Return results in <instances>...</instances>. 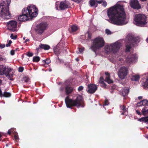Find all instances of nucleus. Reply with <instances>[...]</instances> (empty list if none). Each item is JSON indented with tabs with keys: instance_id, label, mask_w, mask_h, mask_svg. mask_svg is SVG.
Masks as SVG:
<instances>
[{
	"instance_id": "338daca9",
	"label": "nucleus",
	"mask_w": 148,
	"mask_h": 148,
	"mask_svg": "<svg viewBox=\"0 0 148 148\" xmlns=\"http://www.w3.org/2000/svg\"><path fill=\"white\" fill-rule=\"evenodd\" d=\"M1 83H2V81L1 79H0V86L1 85Z\"/></svg>"
},
{
	"instance_id": "9d476101",
	"label": "nucleus",
	"mask_w": 148,
	"mask_h": 148,
	"mask_svg": "<svg viewBox=\"0 0 148 148\" xmlns=\"http://www.w3.org/2000/svg\"><path fill=\"white\" fill-rule=\"evenodd\" d=\"M47 25L45 23H41L38 25L35 29L36 32L39 34H42L46 29Z\"/></svg>"
},
{
	"instance_id": "c756f323",
	"label": "nucleus",
	"mask_w": 148,
	"mask_h": 148,
	"mask_svg": "<svg viewBox=\"0 0 148 148\" xmlns=\"http://www.w3.org/2000/svg\"><path fill=\"white\" fill-rule=\"evenodd\" d=\"M59 45V44H58L56 46V47L53 48V50L55 53L57 54L58 53H60V52L59 51V49H58Z\"/></svg>"
},
{
	"instance_id": "6e6552de",
	"label": "nucleus",
	"mask_w": 148,
	"mask_h": 148,
	"mask_svg": "<svg viewBox=\"0 0 148 148\" xmlns=\"http://www.w3.org/2000/svg\"><path fill=\"white\" fill-rule=\"evenodd\" d=\"M133 23L137 26H143L147 23V18L144 14H136L134 16Z\"/></svg>"
},
{
	"instance_id": "79ce46f5",
	"label": "nucleus",
	"mask_w": 148,
	"mask_h": 148,
	"mask_svg": "<svg viewBox=\"0 0 148 148\" xmlns=\"http://www.w3.org/2000/svg\"><path fill=\"white\" fill-rule=\"evenodd\" d=\"M14 134V139L16 140H18V137L17 134Z\"/></svg>"
},
{
	"instance_id": "6ab92c4d",
	"label": "nucleus",
	"mask_w": 148,
	"mask_h": 148,
	"mask_svg": "<svg viewBox=\"0 0 148 148\" xmlns=\"http://www.w3.org/2000/svg\"><path fill=\"white\" fill-rule=\"evenodd\" d=\"M121 110L123 111V112L121 114L123 115H126L127 114V109L125 106H121L120 107Z\"/></svg>"
},
{
	"instance_id": "72a5a7b5",
	"label": "nucleus",
	"mask_w": 148,
	"mask_h": 148,
	"mask_svg": "<svg viewBox=\"0 0 148 148\" xmlns=\"http://www.w3.org/2000/svg\"><path fill=\"white\" fill-rule=\"evenodd\" d=\"M17 37V36L16 35L14 36L13 34H11L10 36V38L12 39H16Z\"/></svg>"
},
{
	"instance_id": "a211bd4d",
	"label": "nucleus",
	"mask_w": 148,
	"mask_h": 148,
	"mask_svg": "<svg viewBox=\"0 0 148 148\" xmlns=\"http://www.w3.org/2000/svg\"><path fill=\"white\" fill-rule=\"evenodd\" d=\"M105 75H106L105 81L109 84L113 82L112 81L110 78V74L108 72H106Z\"/></svg>"
},
{
	"instance_id": "69168bd1",
	"label": "nucleus",
	"mask_w": 148,
	"mask_h": 148,
	"mask_svg": "<svg viewBox=\"0 0 148 148\" xmlns=\"http://www.w3.org/2000/svg\"><path fill=\"white\" fill-rule=\"evenodd\" d=\"M75 60H76V61H78L79 60V59L77 58H76L75 59Z\"/></svg>"
},
{
	"instance_id": "39448f33",
	"label": "nucleus",
	"mask_w": 148,
	"mask_h": 148,
	"mask_svg": "<svg viewBox=\"0 0 148 148\" xmlns=\"http://www.w3.org/2000/svg\"><path fill=\"white\" fill-rule=\"evenodd\" d=\"M121 43L120 41H117L115 42L106 45L104 47V51L106 53H109L111 52L116 53L119 51Z\"/></svg>"
},
{
	"instance_id": "f257e3e1",
	"label": "nucleus",
	"mask_w": 148,
	"mask_h": 148,
	"mask_svg": "<svg viewBox=\"0 0 148 148\" xmlns=\"http://www.w3.org/2000/svg\"><path fill=\"white\" fill-rule=\"evenodd\" d=\"M107 15L109 18L107 21L115 25H125L128 21L126 18L123 6L121 5H114L109 8L107 11Z\"/></svg>"
},
{
	"instance_id": "5701e85b",
	"label": "nucleus",
	"mask_w": 148,
	"mask_h": 148,
	"mask_svg": "<svg viewBox=\"0 0 148 148\" xmlns=\"http://www.w3.org/2000/svg\"><path fill=\"white\" fill-rule=\"evenodd\" d=\"M39 47L40 49L45 50H48L50 48V47L49 45L41 44L39 46Z\"/></svg>"
},
{
	"instance_id": "de8ad7c7",
	"label": "nucleus",
	"mask_w": 148,
	"mask_h": 148,
	"mask_svg": "<svg viewBox=\"0 0 148 148\" xmlns=\"http://www.w3.org/2000/svg\"><path fill=\"white\" fill-rule=\"evenodd\" d=\"M103 0H101V1H97V5L98 4V3L100 4V3H102Z\"/></svg>"
},
{
	"instance_id": "0e129e2a",
	"label": "nucleus",
	"mask_w": 148,
	"mask_h": 148,
	"mask_svg": "<svg viewBox=\"0 0 148 148\" xmlns=\"http://www.w3.org/2000/svg\"><path fill=\"white\" fill-rule=\"evenodd\" d=\"M51 71H52V70H51V69L50 68L49 69V71L51 72Z\"/></svg>"
},
{
	"instance_id": "20e7f679",
	"label": "nucleus",
	"mask_w": 148,
	"mask_h": 148,
	"mask_svg": "<svg viewBox=\"0 0 148 148\" xmlns=\"http://www.w3.org/2000/svg\"><path fill=\"white\" fill-rule=\"evenodd\" d=\"M11 0H3L0 2V16L9 19L11 17L9 10Z\"/></svg>"
},
{
	"instance_id": "09e8293b",
	"label": "nucleus",
	"mask_w": 148,
	"mask_h": 148,
	"mask_svg": "<svg viewBox=\"0 0 148 148\" xmlns=\"http://www.w3.org/2000/svg\"><path fill=\"white\" fill-rule=\"evenodd\" d=\"M10 54L12 55H13L14 54V50H11L10 52Z\"/></svg>"
},
{
	"instance_id": "1a4fd4ad",
	"label": "nucleus",
	"mask_w": 148,
	"mask_h": 148,
	"mask_svg": "<svg viewBox=\"0 0 148 148\" xmlns=\"http://www.w3.org/2000/svg\"><path fill=\"white\" fill-rule=\"evenodd\" d=\"M104 44V42L103 39L101 37H97L94 40L90 49L93 51L95 52L97 49L103 47Z\"/></svg>"
},
{
	"instance_id": "2eb2a0df",
	"label": "nucleus",
	"mask_w": 148,
	"mask_h": 148,
	"mask_svg": "<svg viewBox=\"0 0 148 148\" xmlns=\"http://www.w3.org/2000/svg\"><path fill=\"white\" fill-rule=\"evenodd\" d=\"M131 6L134 9H137L140 8L141 6L138 0H131L130 2Z\"/></svg>"
},
{
	"instance_id": "8fccbe9b",
	"label": "nucleus",
	"mask_w": 148,
	"mask_h": 148,
	"mask_svg": "<svg viewBox=\"0 0 148 148\" xmlns=\"http://www.w3.org/2000/svg\"><path fill=\"white\" fill-rule=\"evenodd\" d=\"M84 51V49L82 48H79V51L80 53L83 52Z\"/></svg>"
},
{
	"instance_id": "6e6d98bb",
	"label": "nucleus",
	"mask_w": 148,
	"mask_h": 148,
	"mask_svg": "<svg viewBox=\"0 0 148 148\" xmlns=\"http://www.w3.org/2000/svg\"><path fill=\"white\" fill-rule=\"evenodd\" d=\"M3 60V58L0 55V61H2Z\"/></svg>"
},
{
	"instance_id": "aec40b11",
	"label": "nucleus",
	"mask_w": 148,
	"mask_h": 148,
	"mask_svg": "<svg viewBox=\"0 0 148 148\" xmlns=\"http://www.w3.org/2000/svg\"><path fill=\"white\" fill-rule=\"evenodd\" d=\"M73 90V88L69 86H67L66 87V93L67 95L71 93Z\"/></svg>"
},
{
	"instance_id": "13d9d810",
	"label": "nucleus",
	"mask_w": 148,
	"mask_h": 148,
	"mask_svg": "<svg viewBox=\"0 0 148 148\" xmlns=\"http://www.w3.org/2000/svg\"><path fill=\"white\" fill-rule=\"evenodd\" d=\"M10 44H9L8 43V44L6 45V46L7 47H8L10 46Z\"/></svg>"
},
{
	"instance_id": "412c9836",
	"label": "nucleus",
	"mask_w": 148,
	"mask_h": 148,
	"mask_svg": "<svg viewBox=\"0 0 148 148\" xmlns=\"http://www.w3.org/2000/svg\"><path fill=\"white\" fill-rule=\"evenodd\" d=\"M141 112L142 114L144 116H146L148 115V107L146 106L142 109Z\"/></svg>"
},
{
	"instance_id": "c03bdc74",
	"label": "nucleus",
	"mask_w": 148,
	"mask_h": 148,
	"mask_svg": "<svg viewBox=\"0 0 148 148\" xmlns=\"http://www.w3.org/2000/svg\"><path fill=\"white\" fill-rule=\"evenodd\" d=\"M83 88V87L82 86H79L78 88V90L79 91H81L82 90Z\"/></svg>"
},
{
	"instance_id": "473e14b6",
	"label": "nucleus",
	"mask_w": 148,
	"mask_h": 148,
	"mask_svg": "<svg viewBox=\"0 0 148 148\" xmlns=\"http://www.w3.org/2000/svg\"><path fill=\"white\" fill-rule=\"evenodd\" d=\"M40 60V58L38 56H36L33 58V61L34 62H38Z\"/></svg>"
},
{
	"instance_id": "58836bf2",
	"label": "nucleus",
	"mask_w": 148,
	"mask_h": 148,
	"mask_svg": "<svg viewBox=\"0 0 148 148\" xmlns=\"http://www.w3.org/2000/svg\"><path fill=\"white\" fill-rule=\"evenodd\" d=\"M27 56L30 57L32 56H33V53H32L28 52L27 53Z\"/></svg>"
},
{
	"instance_id": "ddd939ff",
	"label": "nucleus",
	"mask_w": 148,
	"mask_h": 148,
	"mask_svg": "<svg viewBox=\"0 0 148 148\" xmlns=\"http://www.w3.org/2000/svg\"><path fill=\"white\" fill-rule=\"evenodd\" d=\"M137 59V57L136 54H130L126 59V61L127 62H135Z\"/></svg>"
},
{
	"instance_id": "7c9ffc66",
	"label": "nucleus",
	"mask_w": 148,
	"mask_h": 148,
	"mask_svg": "<svg viewBox=\"0 0 148 148\" xmlns=\"http://www.w3.org/2000/svg\"><path fill=\"white\" fill-rule=\"evenodd\" d=\"M141 104L143 106H148V101L146 99L144 100L141 101Z\"/></svg>"
},
{
	"instance_id": "423d86ee",
	"label": "nucleus",
	"mask_w": 148,
	"mask_h": 148,
	"mask_svg": "<svg viewBox=\"0 0 148 148\" xmlns=\"http://www.w3.org/2000/svg\"><path fill=\"white\" fill-rule=\"evenodd\" d=\"M14 71L12 69L4 65H0V75H5L9 79L13 80Z\"/></svg>"
},
{
	"instance_id": "b1692460",
	"label": "nucleus",
	"mask_w": 148,
	"mask_h": 148,
	"mask_svg": "<svg viewBox=\"0 0 148 148\" xmlns=\"http://www.w3.org/2000/svg\"><path fill=\"white\" fill-rule=\"evenodd\" d=\"M89 3L91 7L96 8L97 7V0H91L89 1Z\"/></svg>"
},
{
	"instance_id": "4be33fe9",
	"label": "nucleus",
	"mask_w": 148,
	"mask_h": 148,
	"mask_svg": "<svg viewBox=\"0 0 148 148\" xmlns=\"http://www.w3.org/2000/svg\"><path fill=\"white\" fill-rule=\"evenodd\" d=\"M138 121L141 122H143L148 124V116L146 117H142L139 119Z\"/></svg>"
},
{
	"instance_id": "393cba45",
	"label": "nucleus",
	"mask_w": 148,
	"mask_h": 148,
	"mask_svg": "<svg viewBox=\"0 0 148 148\" xmlns=\"http://www.w3.org/2000/svg\"><path fill=\"white\" fill-rule=\"evenodd\" d=\"M129 91V90L127 88H124L123 89L121 93V94L123 96H125V95H127Z\"/></svg>"
},
{
	"instance_id": "9b49d317",
	"label": "nucleus",
	"mask_w": 148,
	"mask_h": 148,
	"mask_svg": "<svg viewBox=\"0 0 148 148\" xmlns=\"http://www.w3.org/2000/svg\"><path fill=\"white\" fill-rule=\"evenodd\" d=\"M7 27L8 29L12 32L17 31V23L14 21L12 20L7 23Z\"/></svg>"
},
{
	"instance_id": "f03ea898",
	"label": "nucleus",
	"mask_w": 148,
	"mask_h": 148,
	"mask_svg": "<svg viewBox=\"0 0 148 148\" xmlns=\"http://www.w3.org/2000/svg\"><path fill=\"white\" fill-rule=\"evenodd\" d=\"M38 9L35 5H30L27 7L24 8L22 10V14L18 17L20 21H25L36 17L38 14Z\"/></svg>"
},
{
	"instance_id": "680f3d73",
	"label": "nucleus",
	"mask_w": 148,
	"mask_h": 148,
	"mask_svg": "<svg viewBox=\"0 0 148 148\" xmlns=\"http://www.w3.org/2000/svg\"><path fill=\"white\" fill-rule=\"evenodd\" d=\"M119 61H123V59L122 58H120L119 59Z\"/></svg>"
},
{
	"instance_id": "f704fd0d",
	"label": "nucleus",
	"mask_w": 148,
	"mask_h": 148,
	"mask_svg": "<svg viewBox=\"0 0 148 148\" xmlns=\"http://www.w3.org/2000/svg\"><path fill=\"white\" fill-rule=\"evenodd\" d=\"M83 0H72V1L77 3H81L83 1Z\"/></svg>"
},
{
	"instance_id": "4c0bfd02",
	"label": "nucleus",
	"mask_w": 148,
	"mask_h": 148,
	"mask_svg": "<svg viewBox=\"0 0 148 148\" xmlns=\"http://www.w3.org/2000/svg\"><path fill=\"white\" fill-rule=\"evenodd\" d=\"M102 3V5L105 7H106L107 5V2L104 0H103Z\"/></svg>"
},
{
	"instance_id": "4468645a",
	"label": "nucleus",
	"mask_w": 148,
	"mask_h": 148,
	"mask_svg": "<svg viewBox=\"0 0 148 148\" xmlns=\"http://www.w3.org/2000/svg\"><path fill=\"white\" fill-rule=\"evenodd\" d=\"M70 4L69 1L65 0L61 2L60 3L59 7L61 10H64L69 8Z\"/></svg>"
},
{
	"instance_id": "2f4dec72",
	"label": "nucleus",
	"mask_w": 148,
	"mask_h": 148,
	"mask_svg": "<svg viewBox=\"0 0 148 148\" xmlns=\"http://www.w3.org/2000/svg\"><path fill=\"white\" fill-rule=\"evenodd\" d=\"M42 62L47 65H48L51 62L50 60L48 59L46 60H42Z\"/></svg>"
},
{
	"instance_id": "e433bc0d",
	"label": "nucleus",
	"mask_w": 148,
	"mask_h": 148,
	"mask_svg": "<svg viewBox=\"0 0 148 148\" xmlns=\"http://www.w3.org/2000/svg\"><path fill=\"white\" fill-rule=\"evenodd\" d=\"M106 33L108 35H110L112 34L111 32L108 29H107L106 30Z\"/></svg>"
},
{
	"instance_id": "5fc2aeb1",
	"label": "nucleus",
	"mask_w": 148,
	"mask_h": 148,
	"mask_svg": "<svg viewBox=\"0 0 148 148\" xmlns=\"http://www.w3.org/2000/svg\"><path fill=\"white\" fill-rule=\"evenodd\" d=\"M3 94L2 93V91L0 89V97H3Z\"/></svg>"
},
{
	"instance_id": "3c124183",
	"label": "nucleus",
	"mask_w": 148,
	"mask_h": 148,
	"mask_svg": "<svg viewBox=\"0 0 148 148\" xmlns=\"http://www.w3.org/2000/svg\"><path fill=\"white\" fill-rule=\"evenodd\" d=\"M12 132V130H9L8 132V134L10 135L11 134V133Z\"/></svg>"
},
{
	"instance_id": "dca6fc26",
	"label": "nucleus",
	"mask_w": 148,
	"mask_h": 148,
	"mask_svg": "<svg viewBox=\"0 0 148 148\" xmlns=\"http://www.w3.org/2000/svg\"><path fill=\"white\" fill-rule=\"evenodd\" d=\"M88 92L90 93H93L96 90L97 87L95 85L91 84L88 86Z\"/></svg>"
},
{
	"instance_id": "f8f14e48",
	"label": "nucleus",
	"mask_w": 148,
	"mask_h": 148,
	"mask_svg": "<svg viewBox=\"0 0 148 148\" xmlns=\"http://www.w3.org/2000/svg\"><path fill=\"white\" fill-rule=\"evenodd\" d=\"M127 68L123 66L120 68L118 73V75L120 78L121 79H123L127 75Z\"/></svg>"
},
{
	"instance_id": "a19ab883",
	"label": "nucleus",
	"mask_w": 148,
	"mask_h": 148,
	"mask_svg": "<svg viewBox=\"0 0 148 148\" xmlns=\"http://www.w3.org/2000/svg\"><path fill=\"white\" fill-rule=\"evenodd\" d=\"M101 84V86L103 88H106V84H105L104 83V82L101 83H100Z\"/></svg>"
},
{
	"instance_id": "774afa93",
	"label": "nucleus",
	"mask_w": 148,
	"mask_h": 148,
	"mask_svg": "<svg viewBox=\"0 0 148 148\" xmlns=\"http://www.w3.org/2000/svg\"><path fill=\"white\" fill-rule=\"evenodd\" d=\"M146 41L148 43V37L146 39Z\"/></svg>"
},
{
	"instance_id": "a18cd8bd",
	"label": "nucleus",
	"mask_w": 148,
	"mask_h": 148,
	"mask_svg": "<svg viewBox=\"0 0 148 148\" xmlns=\"http://www.w3.org/2000/svg\"><path fill=\"white\" fill-rule=\"evenodd\" d=\"M5 47V44H1L0 45V48H1L2 49L4 48Z\"/></svg>"
},
{
	"instance_id": "ea45409f",
	"label": "nucleus",
	"mask_w": 148,
	"mask_h": 148,
	"mask_svg": "<svg viewBox=\"0 0 148 148\" xmlns=\"http://www.w3.org/2000/svg\"><path fill=\"white\" fill-rule=\"evenodd\" d=\"M24 69V68L23 67H19L18 69V71L19 72H23Z\"/></svg>"
},
{
	"instance_id": "4d7b16f0",
	"label": "nucleus",
	"mask_w": 148,
	"mask_h": 148,
	"mask_svg": "<svg viewBox=\"0 0 148 148\" xmlns=\"http://www.w3.org/2000/svg\"><path fill=\"white\" fill-rule=\"evenodd\" d=\"M60 90L61 91H63L64 90V88L63 87H61L60 88Z\"/></svg>"
},
{
	"instance_id": "0eeeda50",
	"label": "nucleus",
	"mask_w": 148,
	"mask_h": 148,
	"mask_svg": "<svg viewBox=\"0 0 148 148\" xmlns=\"http://www.w3.org/2000/svg\"><path fill=\"white\" fill-rule=\"evenodd\" d=\"M139 39L138 37H135L131 35H128L125 39L126 49V51H130L131 45H134L135 44L139 42Z\"/></svg>"
},
{
	"instance_id": "bb28decb",
	"label": "nucleus",
	"mask_w": 148,
	"mask_h": 148,
	"mask_svg": "<svg viewBox=\"0 0 148 148\" xmlns=\"http://www.w3.org/2000/svg\"><path fill=\"white\" fill-rule=\"evenodd\" d=\"M140 79L139 75H136L132 76L131 78V79L132 81H138Z\"/></svg>"
},
{
	"instance_id": "cd10ccee",
	"label": "nucleus",
	"mask_w": 148,
	"mask_h": 148,
	"mask_svg": "<svg viewBox=\"0 0 148 148\" xmlns=\"http://www.w3.org/2000/svg\"><path fill=\"white\" fill-rule=\"evenodd\" d=\"M142 85L144 88H148V78H147L146 80L143 83Z\"/></svg>"
},
{
	"instance_id": "603ef678",
	"label": "nucleus",
	"mask_w": 148,
	"mask_h": 148,
	"mask_svg": "<svg viewBox=\"0 0 148 148\" xmlns=\"http://www.w3.org/2000/svg\"><path fill=\"white\" fill-rule=\"evenodd\" d=\"M141 105V101L139 103H137V106L138 107H140V106Z\"/></svg>"
},
{
	"instance_id": "a878e982",
	"label": "nucleus",
	"mask_w": 148,
	"mask_h": 148,
	"mask_svg": "<svg viewBox=\"0 0 148 148\" xmlns=\"http://www.w3.org/2000/svg\"><path fill=\"white\" fill-rule=\"evenodd\" d=\"M71 32H74L76 31L78 29V27L76 25H73L71 27Z\"/></svg>"
},
{
	"instance_id": "e2e57ef3",
	"label": "nucleus",
	"mask_w": 148,
	"mask_h": 148,
	"mask_svg": "<svg viewBox=\"0 0 148 148\" xmlns=\"http://www.w3.org/2000/svg\"><path fill=\"white\" fill-rule=\"evenodd\" d=\"M142 98V97L141 96H139L138 97V99H140Z\"/></svg>"
},
{
	"instance_id": "864d4df0",
	"label": "nucleus",
	"mask_w": 148,
	"mask_h": 148,
	"mask_svg": "<svg viewBox=\"0 0 148 148\" xmlns=\"http://www.w3.org/2000/svg\"><path fill=\"white\" fill-rule=\"evenodd\" d=\"M136 112L138 114V115H141V112H140V111H139L138 110H136Z\"/></svg>"
},
{
	"instance_id": "c9c22d12",
	"label": "nucleus",
	"mask_w": 148,
	"mask_h": 148,
	"mask_svg": "<svg viewBox=\"0 0 148 148\" xmlns=\"http://www.w3.org/2000/svg\"><path fill=\"white\" fill-rule=\"evenodd\" d=\"M24 81L26 83H29V79L28 77H25L24 78Z\"/></svg>"
},
{
	"instance_id": "c85d7f7f",
	"label": "nucleus",
	"mask_w": 148,
	"mask_h": 148,
	"mask_svg": "<svg viewBox=\"0 0 148 148\" xmlns=\"http://www.w3.org/2000/svg\"><path fill=\"white\" fill-rule=\"evenodd\" d=\"M11 95L10 93L5 91L3 92V97H11Z\"/></svg>"
},
{
	"instance_id": "f3484780",
	"label": "nucleus",
	"mask_w": 148,
	"mask_h": 148,
	"mask_svg": "<svg viewBox=\"0 0 148 148\" xmlns=\"http://www.w3.org/2000/svg\"><path fill=\"white\" fill-rule=\"evenodd\" d=\"M91 34L89 32H88L84 35L82 36L81 38L84 40H89L91 39Z\"/></svg>"
},
{
	"instance_id": "052dcab7",
	"label": "nucleus",
	"mask_w": 148,
	"mask_h": 148,
	"mask_svg": "<svg viewBox=\"0 0 148 148\" xmlns=\"http://www.w3.org/2000/svg\"><path fill=\"white\" fill-rule=\"evenodd\" d=\"M12 42L11 40H10L9 41L8 43L10 44V45L11 44Z\"/></svg>"
},
{
	"instance_id": "bf43d9fd",
	"label": "nucleus",
	"mask_w": 148,
	"mask_h": 148,
	"mask_svg": "<svg viewBox=\"0 0 148 148\" xmlns=\"http://www.w3.org/2000/svg\"><path fill=\"white\" fill-rule=\"evenodd\" d=\"M29 41V40L28 39H27L24 42L26 43L27 42Z\"/></svg>"
},
{
	"instance_id": "7ed1b4c3",
	"label": "nucleus",
	"mask_w": 148,
	"mask_h": 148,
	"mask_svg": "<svg viewBox=\"0 0 148 148\" xmlns=\"http://www.w3.org/2000/svg\"><path fill=\"white\" fill-rule=\"evenodd\" d=\"M65 102L67 107L71 108L75 106L78 108L84 107V105L83 99L82 96L79 95L75 100L70 99L69 97L67 96L65 99Z\"/></svg>"
},
{
	"instance_id": "37998d69",
	"label": "nucleus",
	"mask_w": 148,
	"mask_h": 148,
	"mask_svg": "<svg viewBox=\"0 0 148 148\" xmlns=\"http://www.w3.org/2000/svg\"><path fill=\"white\" fill-rule=\"evenodd\" d=\"M99 82L100 83L104 82V79L102 77H100Z\"/></svg>"
},
{
	"instance_id": "49530a36",
	"label": "nucleus",
	"mask_w": 148,
	"mask_h": 148,
	"mask_svg": "<svg viewBox=\"0 0 148 148\" xmlns=\"http://www.w3.org/2000/svg\"><path fill=\"white\" fill-rule=\"evenodd\" d=\"M108 101L107 100H106L105 101L104 104V106H107L108 105Z\"/></svg>"
}]
</instances>
